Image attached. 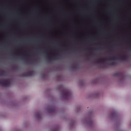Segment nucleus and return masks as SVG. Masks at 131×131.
I'll return each mask as SVG.
<instances>
[{
	"instance_id": "nucleus-12",
	"label": "nucleus",
	"mask_w": 131,
	"mask_h": 131,
	"mask_svg": "<svg viewBox=\"0 0 131 131\" xmlns=\"http://www.w3.org/2000/svg\"><path fill=\"white\" fill-rule=\"evenodd\" d=\"M126 56H123V57H121V60H126Z\"/></svg>"
},
{
	"instance_id": "nucleus-11",
	"label": "nucleus",
	"mask_w": 131,
	"mask_h": 131,
	"mask_svg": "<svg viewBox=\"0 0 131 131\" xmlns=\"http://www.w3.org/2000/svg\"><path fill=\"white\" fill-rule=\"evenodd\" d=\"M5 73H6V72L5 71H2L1 72V76H3V75H5Z\"/></svg>"
},
{
	"instance_id": "nucleus-1",
	"label": "nucleus",
	"mask_w": 131,
	"mask_h": 131,
	"mask_svg": "<svg viewBox=\"0 0 131 131\" xmlns=\"http://www.w3.org/2000/svg\"><path fill=\"white\" fill-rule=\"evenodd\" d=\"M59 89H62L61 94L64 100H69L72 97V94L69 89H63V85H60L58 86Z\"/></svg>"
},
{
	"instance_id": "nucleus-17",
	"label": "nucleus",
	"mask_w": 131,
	"mask_h": 131,
	"mask_svg": "<svg viewBox=\"0 0 131 131\" xmlns=\"http://www.w3.org/2000/svg\"><path fill=\"white\" fill-rule=\"evenodd\" d=\"M95 50H96V51H98V50H99L98 49H95Z\"/></svg>"
},
{
	"instance_id": "nucleus-2",
	"label": "nucleus",
	"mask_w": 131,
	"mask_h": 131,
	"mask_svg": "<svg viewBox=\"0 0 131 131\" xmlns=\"http://www.w3.org/2000/svg\"><path fill=\"white\" fill-rule=\"evenodd\" d=\"M0 85L2 86H10L11 85V81L9 79L0 80Z\"/></svg>"
},
{
	"instance_id": "nucleus-18",
	"label": "nucleus",
	"mask_w": 131,
	"mask_h": 131,
	"mask_svg": "<svg viewBox=\"0 0 131 131\" xmlns=\"http://www.w3.org/2000/svg\"><path fill=\"white\" fill-rule=\"evenodd\" d=\"M50 60H51V58H49V61H50Z\"/></svg>"
},
{
	"instance_id": "nucleus-8",
	"label": "nucleus",
	"mask_w": 131,
	"mask_h": 131,
	"mask_svg": "<svg viewBox=\"0 0 131 131\" xmlns=\"http://www.w3.org/2000/svg\"><path fill=\"white\" fill-rule=\"evenodd\" d=\"M87 123H88V124H89V125H93V120H92V118H90L88 119Z\"/></svg>"
},
{
	"instance_id": "nucleus-15",
	"label": "nucleus",
	"mask_w": 131,
	"mask_h": 131,
	"mask_svg": "<svg viewBox=\"0 0 131 131\" xmlns=\"http://www.w3.org/2000/svg\"><path fill=\"white\" fill-rule=\"evenodd\" d=\"M42 76L43 78H45V77H46V74H42Z\"/></svg>"
},
{
	"instance_id": "nucleus-10",
	"label": "nucleus",
	"mask_w": 131,
	"mask_h": 131,
	"mask_svg": "<svg viewBox=\"0 0 131 131\" xmlns=\"http://www.w3.org/2000/svg\"><path fill=\"white\" fill-rule=\"evenodd\" d=\"M78 68V67H77V66H76L75 64H73L72 65V69H77Z\"/></svg>"
},
{
	"instance_id": "nucleus-14",
	"label": "nucleus",
	"mask_w": 131,
	"mask_h": 131,
	"mask_svg": "<svg viewBox=\"0 0 131 131\" xmlns=\"http://www.w3.org/2000/svg\"><path fill=\"white\" fill-rule=\"evenodd\" d=\"M36 117H38V118L40 117V114H37L36 115Z\"/></svg>"
},
{
	"instance_id": "nucleus-13",
	"label": "nucleus",
	"mask_w": 131,
	"mask_h": 131,
	"mask_svg": "<svg viewBox=\"0 0 131 131\" xmlns=\"http://www.w3.org/2000/svg\"><path fill=\"white\" fill-rule=\"evenodd\" d=\"M116 62H115V61H112L110 65H116Z\"/></svg>"
},
{
	"instance_id": "nucleus-3",
	"label": "nucleus",
	"mask_w": 131,
	"mask_h": 131,
	"mask_svg": "<svg viewBox=\"0 0 131 131\" xmlns=\"http://www.w3.org/2000/svg\"><path fill=\"white\" fill-rule=\"evenodd\" d=\"M33 75H34V71H33L25 72L21 74V76H25V77L33 76Z\"/></svg>"
},
{
	"instance_id": "nucleus-6",
	"label": "nucleus",
	"mask_w": 131,
	"mask_h": 131,
	"mask_svg": "<svg viewBox=\"0 0 131 131\" xmlns=\"http://www.w3.org/2000/svg\"><path fill=\"white\" fill-rule=\"evenodd\" d=\"M111 116H112L113 118H115V117H117V112H116V111L112 112L111 114Z\"/></svg>"
},
{
	"instance_id": "nucleus-7",
	"label": "nucleus",
	"mask_w": 131,
	"mask_h": 131,
	"mask_svg": "<svg viewBox=\"0 0 131 131\" xmlns=\"http://www.w3.org/2000/svg\"><path fill=\"white\" fill-rule=\"evenodd\" d=\"M114 76H117L118 77H121L122 76V73L121 72H117L114 74Z\"/></svg>"
},
{
	"instance_id": "nucleus-4",
	"label": "nucleus",
	"mask_w": 131,
	"mask_h": 131,
	"mask_svg": "<svg viewBox=\"0 0 131 131\" xmlns=\"http://www.w3.org/2000/svg\"><path fill=\"white\" fill-rule=\"evenodd\" d=\"M47 111L49 113H54L56 111V108L54 107H51L47 109Z\"/></svg>"
},
{
	"instance_id": "nucleus-9",
	"label": "nucleus",
	"mask_w": 131,
	"mask_h": 131,
	"mask_svg": "<svg viewBox=\"0 0 131 131\" xmlns=\"http://www.w3.org/2000/svg\"><path fill=\"white\" fill-rule=\"evenodd\" d=\"M114 60H117V58L113 57V58H108L106 59V61H113Z\"/></svg>"
},
{
	"instance_id": "nucleus-5",
	"label": "nucleus",
	"mask_w": 131,
	"mask_h": 131,
	"mask_svg": "<svg viewBox=\"0 0 131 131\" xmlns=\"http://www.w3.org/2000/svg\"><path fill=\"white\" fill-rule=\"evenodd\" d=\"M97 63H102L103 64V67H106V64H105V61L103 60V59L99 58L96 61Z\"/></svg>"
},
{
	"instance_id": "nucleus-16",
	"label": "nucleus",
	"mask_w": 131,
	"mask_h": 131,
	"mask_svg": "<svg viewBox=\"0 0 131 131\" xmlns=\"http://www.w3.org/2000/svg\"><path fill=\"white\" fill-rule=\"evenodd\" d=\"M54 58H55V60H57V59H58V58L57 57V55H54Z\"/></svg>"
}]
</instances>
